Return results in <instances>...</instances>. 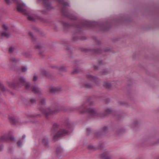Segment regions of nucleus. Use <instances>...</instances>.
Returning a JSON list of instances; mask_svg holds the SVG:
<instances>
[{"label":"nucleus","mask_w":159,"mask_h":159,"mask_svg":"<svg viewBox=\"0 0 159 159\" xmlns=\"http://www.w3.org/2000/svg\"><path fill=\"white\" fill-rule=\"evenodd\" d=\"M68 132V130L64 129H61L55 135H53V132H52L51 135L53 136V139H55L61 136L67 134Z\"/></svg>","instance_id":"obj_1"},{"label":"nucleus","mask_w":159,"mask_h":159,"mask_svg":"<svg viewBox=\"0 0 159 159\" xmlns=\"http://www.w3.org/2000/svg\"><path fill=\"white\" fill-rule=\"evenodd\" d=\"M3 27L4 30L0 33V39L4 37H8L10 35V34L7 30L8 27L7 26L4 25Z\"/></svg>","instance_id":"obj_2"},{"label":"nucleus","mask_w":159,"mask_h":159,"mask_svg":"<svg viewBox=\"0 0 159 159\" xmlns=\"http://www.w3.org/2000/svg\"><path fill=\"white\" fill-rule=\"evenodd\" d=\"M26 7V5L24 3L19 4L17 6V10L20 12H24V8Z\"/></svg>","instance_id":"obj_3"},{"label":"nucleus","mask_w":159,"mask_h":159,"mask_svg":"<svg viewBox=\"0 0 159 159\" xmlns=\"http://www.w3.org/2000/svg\"><path fill=\"white\" fill-rule=\"evenodd\" d=\"M39 18L38 16L36 13H34L33 16L28 15V19L30 20H34L35 19Z\"/></svg>","instance_id":"obj_4"},{"label":"nucleus","mask_w":159,"mask_h":159,"mask_svg":"<svg viewBox=\"0 0 159 159\" xmlns=\"http://www.w3.org/2000/svg\"><path fill=\"white\" fill-rule=\"evenodd\" d=\"M9 120L11 123L12 124H15L17 122L16 119L12 117H10Z\"/></svg>","instance_id":"obj_5"},{"label":"nucleus","mask_w":159,"mask_h":159,"mask_svg":"<svg viewBox=\"0 0 159 159\" xmlns=\"http://www.w3.org/2000/svg\"><path fill=\"white\" fill-rule=\"evenodd\" d=\"M102 157L105 159H109L110 157L109 154L107 152H105L102 154Z\"/></svg>","instance_id":"obj_6"},{"label":"nucleus","mask_w":159,"mask_h":159,"mask_svg":"<svg viewBox=\"0 0 159 159\" xmlns=\"http://www.w3.org/2000/svg\"><path fill=\"white\" fill-rule=\"evenodd\" d=\"M25 82V79L23 77H21L19 79V83L21 84H23Z\"/></svg>","instance_id":"obj_7"},{"label":"nucleus","mask_w":159,"mask_h":159,"mask_svg":"<svg viewBox=\"0 0 159 159\" xmlns=\"http://www.w3.org/2000/svg\"><path fill=\"white\" fill-rule=\"evenodd\" d=\"M88 112L91 115H93L95 112V110L93 109H89L88 110Z\"/></svg>","instance_id":"obj_8"},{"label":"nucleus","mask_w":159,"mask_h":159,"mask_svg":"<svg viewBox=\"0 0 159 159\" xmlns=\"http://www.w3.org/2000/svg\"><path fill=\"white\" fill-rule=\"evenodd\" d=\"M50 91L52 92H55L57 91V89L55 87H53L50 88Z\"/></svg>","instance_id":"obj_9"},{"label":"nucleus","mask_w":159,"mask_h":159,"mask_svg":"<svg viewBox=\"0 0 159 159\" xmlns=\"http://www.w3.org/2000/svg\"><path fill=\"white\" fill-rule=\"evenodd\" d=\"M88 78L89 80H90L92 81L96 79L95 77L92 75L89 76L88 77Z\"/></svg>","instance_id":"obj_10"},{"label":"nucleus","mask_w":159,"mask_h":159,"mask_svg":"<svg viewBox=\"0 0 159 159\" xmlns=\"http://www.w3.org/2000/svg\"><path fill=\"white\" fill-rule=\"evenodd\" d=\"M23 142L21 140H20L17 142V144L18 146L20 147L22 144Z\"/></svg>","instance_id":"obj_11"},{"label":"nucleus","mask_w":159,"mask_h":159,"mask_svg":"<svg viewBox=\"0 0 159 159\" xmlns=\"http://www.w3.org/2000/svg\"><path fill=\"white\" fill-rule=\"evenodd\" d=\"M45 100L43 98H41L40 99V104H41L42 105H44L45 104Z\"/></svg>","instance_id":"obj_12"},{"label":"nucleus","mask_w":159,"mask_h":159,"mask_svg":"<svg viewBox=\"0 0 159 159\" xmlns=\"http://www.w3.org/2000/svg\"><path fill=\"white\" fill-rule=\"evenodd\" d=\"M14 50V48L13 47H11L9 49V51L12 52Z\"/></svg>","instance_id":"obj_13"},{"label":"nucleus","mask_w":159,"mask_h":159,"mask_svg":"<svg viewBox=\"0 0 159 159\" xmlns=\"http://www.w3.org/2000/svg\"><path fill=\"white\" fill-rule=\"evenodd\" d=\"M38 79V77L36 75H34V77L33 80L34 81H36Z\"/></svg>","instance_id":"obj_14"},{"label":"nucleus","mask_w":159,"mask_h":159,"mask_svg":"<svg viewBox=\"0 0 159 159\" xmlns=\"http://www.w3.org/2000/svg\"><path fill=\"white\" fill-rule=\"evenodd\" d=\"M47 142V139H44L43 140V143L44 144H46Z\"/></svg>","instance_id":"obj_15"},{"label":"nucleus","mask_w":159,"mask_h":159,"mask_svg":"<svg viewBox=\"0 0 159 159\" xmlns=\"http://www.w3.org/2000/svg\"><path fill=\"white\" fill-rule=\"evenodd\" d=\"M33 90L35 93H37V89L36 88H34V87L33 88Z\"/></svg>","instance_id":"obj_16"},{"label":"nucleus","mask_w":159,"mask_h":159,"mask_svg":"<svg viewBox=\"0 0 159 159\" xmlns=\"http://www.w3.org/2000/svg\"><path fill=\"white\" fill-rule=\"evenodd\" d=\"M57 152H61L62 151V149L61 148H59V149H57Z\"/></svg>","instance_id":"obj_17"},{"label":"nucleus","mask_w":159,"mask_h":159,"mask_svg":"<svg viewBox=\"0 0 159 159\" xmlns=\"http://www.w3.org/2000/svg\"><path fill=\"white\" fill-rule=\"evenodd\" d=\"M22 70L24 72L25 71L27 70V68L25 67H23L22 68Z\"/></svg>","instance_id":"obj_18"},{"label":"nucleus","mask_w":159,"mask_h":159,"mask_svg":"<svg viewBox=\"0 0 159 159\" xmlns=\"http://www.w3.org/2000/svg\"><path fill=\"white\" fill-rule=\"evenodd\" d=\"M35 48L36 49H39V45H36L35 46Z\"/></svg>","instance_id":"obj_19"},{"label":"nucleus","mask_w":159,"mask_h":159,"mask_svg":"<svg viewBox=\"0 0 159 159\" xmlns=\"http://www.w3.org/2000/svg\"><path fill=\"white\" fill-rule=\"evenodd\" d=\"M10 139L12 141H14L15 140L14 138L13 137H11L10 138Z\"/></svg>","instance_id":"obj_20"},{"label":"nucleus","mask_w":159,"mask_h":159,"mask_svg":"<svg viewBox=\"0 0 159 159\" xmlns=\"http://www.w3.org/2000/svg\"><path fill=\"white\" fill-rule=\"evenodd\" d=\"M30 86V85L29 84H28L26 86V87L27 88H28Z\"/></svg>","instance_id":"obj_21"},{"label":"nucleus","mask_w":159,"mask_h":159,"mask_svg":"<svg viewBox=\"0 0 159 159\" xmlns=\"http://www.w3.org/2000/svg\"><path fill=\"white\" fill-rule=\"evenodd\" d=\"M52 67L53 68H57V66H53Z\"/></svg>","instance_id":"obj_22"},{"label":"nucleus","mask_w":159,"mask_h":159,"mask_svg":"<svg viewBox=\"0 0 159 159\" xmlns=\"http://www.w3.org/2000/svg\"><path fill=\"white\" fill-rule=\"evenodd\" d=\"M4 137L3 136H2V137H1V139H3V138Z\"/></svg>","instance_id":"obj_23"}]
</instances>
